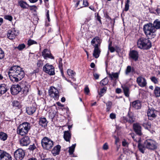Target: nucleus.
I'll return each instance as SVG.
<instances>
[{
    "instance_id": "79ce46f5",
    "label": "nucleus",
    "mask_w": 160,
    "mask_h": 160,
    "mask_svg": "<svg viewBox=\"0 0 160 160\" xmlns=\"http://www.w3.org/2000/svg\"><path fill=\"white\" fill-rule=\"evenodd\" d=\"M130 0H127L126 2H125V6L124 8V11L127 12L129 9Z\"/></svg>"
},
{
    "instance_id": "f8f14e48",
    "label": "nucleus",
    "mask_w": 160,
    "mask_h": 160,
    "mask_svg": "<svg viewBox=\"0 0 160 160\" xmlns=\"http://www.w3.org/2000/svg\"><path fill=\"white\" fill-rule=\"evenodd\" d=\"M136 82L138 85L141 87H145L147 84L146 80L142 76L138 77L137 78Z\"/></svg>"
},
{
    "instance_id": "ddd939ff",
    "label": "nucleus",
    "mask_w": 160,
    "mask_h": 160,
    "mask_svg": "<svg viewBox=\"0 0 160 160\" xmlns=\"http://www.w3.org/2000/svg\"><path fill=\"white\" fill-rule=\"evenodd\" d=\"M102 40L98 37H96L91 41V43L94 48L100 47Z\"/></svg>"
},
{
    "instance_id": "49530a36",
    "label": "nucleus",
    "mask_w": 160,
    "mask_h": 160,
    "mask_svg": "<svg viewBox=\"0 0 160 160\" xmlns=\"http://www.w3.org/2000/svg\"><path fill=\"white\" fill-rule=\"evenodd\" d=\"M25 47V45L24 44H19L17 48L19 50H22Z\"/></svg>"
},
{
    "instance_id": "bb28decb",
    "label": "nucleus",
    "mask_w": 160,
    "mask_h": 160,
    "mask_svg": "<svg viewBox=\"0 0 160 160\" xmlns=\"http://www.w3.org/2000/svg\"><path fill=\"white\" fill-rule=\"evenodd\" d=\"M47 122L45 118H39V124L42 127H45L47 125Z\"/></svg>"
},
{
    "instance_id": "a18cd8bd",
    "label": "nucleus",
    "mask_w": 160,
    "mask_h": 160,
    "mask_svg": "<svg viewBox=\"0 0 160 160\" xmlns=\"http://www.w3.org/2000/svg\"><path fill=\"white\" fill-rule=\"evenodd\" d=\"M108 49L111 52H113L115 51V49L112 46V43H110L108 45Z\"/></svg>"
},
{
    "instance_id": "bf43d9fd",
    "label": "nucleus",
    "mask_w": 160,
    "mask_h": 160,
    "mask_svg": "<svg viewBox=\"0 0 160 160\" xmlns=\"http://www.w3.org/2000/svg\"><path fill=\"white\" fill-rule=\"evenodd\" d=\"M49 10H47L46 16L47 18L48 19V21L49 22L50 21V18H49Z\"/></svg>"
},
{
    "instance_id": "de8ad7c7",
    "label": "nucleus",
    "mask_w": 160,
    "mask_h": 160,
    "mask_svg": "<svg viewBox=\"0 0 160 160\" xmlns=\"http://www.w3.org/2000/svg\"><path fill=\"white\" fill-rule=\"evenodd\" d=\"M4 57V53L2 49L0 48V59H2Z\"/></svg>"
},
{
    "instance_id": "603ef678",
    "label": "nucleus",
    "mask_w": 160,
    "mask_h": 160,
    "mask_svg": "<svg viewBox=\"0 0 160 160\" xmlns=\"http://www.w3.org/2000/svg\"><path fill=\"white\" fill-rule=\"evenodd\" d=\"M36 147L34 144L32 145H30L29 148V149L31 151H33L36 148Z\"/></svg>"
},
{
    "instance_id": "864d4df0",
    "label": "nucleus",
    "mask_w": 160,
    "mask_h": 160,
    "mask_svg": "<svg viewBox=\"0 0 160 160\" xmlns=\"http://www.w3.org/2000/svg\"><path fill=\"white\" fill-rule=\"evenodd\" d=\"M12 104L13 106L18 107L19 106L20 103L17 101H14L12 102Z\"/></svg>"
},
{
    "instance_id": "412c9836",
    "label": "nucleus",
    "mask_w": 160,
    "mask_h": 160,
    "mask_svg": "<svg viewBox=\"0 0 160 160\" xmlns=\"http://www.w3.org/2000/svg\"><path fill=\"white\" fill-rule=\"evenodd\" d=\"M130 105L135 109H140L141 107V102L139 100H136L131 102Z\"/></svg>"
},
{
    "instance_id": "774afa93",
    "label": "nucleus",
    "mask_w": 160,
    "mask_h": 160,
    "mask_svg": "<svg viewBox=\"0 0 160 160\" xmlns=\"http://www.w3.org/2000/svg\"><path fill=\"white\" fill-rule=\"evenodd\" d=\"M156 12L157 13V14L158 15H159L160 14V9L159 8H158L156 10Z\"/></svg>"
},
{
    "instance_id": "1a4fd4ad",
    "label": "nucleus",
    "mask_w": 160,
    "mask_h": 160,
    "mask_svg": "<svg viewBox=\"0 0 160 160\" xmlns=\"http://www.w3.org/2000/svg\"><path fill=\"white\" fill-rule=\"evenodd\" d=\"M14 155L17 160H22L25 156V152L22 149H18L14 152Z\"/></svg>"
},
{
    "instance_id": "7c9ffc66",
    "label": "nucleus",
    "mask_w": 160,
    "mask_h": 160,
    "mask_svg": "<svg viewBox=\"0 0 160 160\" xmlns=\"http://www.w3.org/2000/svg\"><path fill=\"white\" fill-rule=\"evenodd\" d=\"M119 73V72H113L111 73H108V74L109 77L110 78L111 80H112L113 78L117 79L118 78V76Z\"/></svg>"
},
{
    "instance_id": "69168bd1",
    "label": "nucleus",
    "mask_w": 160,
    "mask_h": 160,
    "mask_svg": "<svg viewBox=\"0 0 160 160\" xmlns=\"http://www.w3.org/2000/svg\"><path fill=\"white\" fill-rule=\"evenodd\" d=\"M122 92L121 89L120 88H117L116 90V92L117 93H120Z\"/></svg>"
},
{
    "instance_id": "4be33fe9",
    "label": "nucleus",
    "mask_w": 160,
    "mask_h": 160,
    "mask_svg": "<svg viewBox=\"0 0 160 160\" xmlns=\"http://www.w3.org/2000/svg\"><path fill=\"white\" fill-rule=\"evenodd\" d=\"M11 155L8 153L3 151L0 150V160H6Z\"/></svg>"
},
{
    "instance_id": "c85d7f7f",
    "label": "nucleus",
    "mask_w": 160,
    "mask_h": 160,
    "mask_svg": "<svg viewBox=\"0 0 160 160\" xmlns=\"http://www.w3.org/2000/svg\"><path fill=\"white\" fill-rule=\"evenodd\" d=\"M135 72V69L133 67H132L130 66H128L125 71V74L126 75H128L130 73H133Z\"/></svg>"
},
{
    "instance_id": "0e129e2a",
    "label": "nucleus",
    "mask_w": 160,
    "mask_h": 160,
    "mask_svg": "<svg viewBox=\"0 0 160 160\" xmlns=\"http://www.w3.org/2000/svg\"><path fill=\"white\" fill-rule=\"evenodd\" d=\"M103 148L104 150H107L108 148V146L106 143H105L103 147Z\"/></svg>"
},
{
    "instance_id": "f3484780",
    "label": "nucleus",
    "mask_w": 160,
    "mask_h": 160,
    "mask_svg": "<svg viewBox=\"0 0 160 160\" xmlns=\"http://www.w3.org/2000/svg\"><path fill=\"white\" fill-rule=\"evenodd\" d=\"M30 142V140L28 136H25L21 139L20 141V143L22 146H27Z\"/></svg>"
},
{
    "instance_id": "473e14b6",
    "label": "nucleus",
    "mask_w": 160,
    "mask_h": 160,
    "mask_svg": "<svg viewBox=\"0 0 160 160\" xmlns=\"http://www.w3.org/2000/svg\"><path fill=\"white\" fill-rule=\"evenodd\" d=\"M152 25L156 30L159 29L160 28V21L157 19L154 22Z\"/></svg>"
},
{
    "instance_id": "e2e57ef3",
    "label": "nucleus",
    "mask_w": 160,
    "mask_h": 160,
    "mask_svg": "<svg viewBox=\"0 0 160 160\" xmlns=\"http://www.w3.org/2000/svg\"><path fill=\"white\" fill-rule=\"evenodd\" d=\"M105 79H104L103 80H102L101 82V83L103 85H106L108 83V82L107 81L106 82H105Z\"/></svg>"
},
{
    "instance_id": "20e7f679",
    "label": "nucleus",
    "mask_w": 160,
    "mask_h": 160,
    "mask_svg": "<svg viewBox=\"0 0 160 160\" xmlns=\"http://www.w3.org/2000/svg\"><path fill=\"white\" fill-rule=\"evenodd\" d=\"M31 128L30 124L24 122L20 124L18 128L17 133L21 136H24L28 133Z\"/></svg>"
},
{
    "instance_id": "6e6d98bb",
    "label": "nucleus",
    "mask_w": 160,
    "mask_h": 160,
    "mask_svg": "<svg viewBox=\"0 0 160 160\" xmlns=\"http://www.w3.org/2000/svg\"><path fill=\"white\" fill-rule=\"evenodd\" d=\"M84 92L86 94H88L89 92V90L88 86L84 88Z\"/></svg>"
},
{
    "instance_id": "6ab92c4d",
    "label": "nucleus",
    "mask_w": 160,
    "mask_h": 160,
    "mask_svg": "<svg viewBox=\"0 0 160 160\" xmlns=\"http://www.w3.org/2000/svg\"><path fill=\"white\" fill-rule=\"evenodd\" d=\"M133 128L134 131L139 136L142 135L141 132V127L139 124L138 123H134L133 124Z\"/></svg>"
},
{
    "instance_id": "58836bf2",
    "label": "nucleus",
    "mask_w": 160,
    "mask_h": 160,
    "mask_svg": "<svg viewBox=\"0 0 160 160\" xmlns=\"http://www.w3.org/2000/svg\"><path fill=\"white\" fill-rule=\"evenodd\" d=\"M67 72L68 75L72 78H73L75 74V72L70 69H68L67 70Z\"/></svg>"
},
{
    "instance_id": "a19ab883",
    "label": "nucleus",
    "mask_w": 160,
    "mask_h": 160,
    "mask_svg": "<svg viewBox=\"0 0 160 160\" xmlns=\"http://www.w3.org/2000/svg\"><path fill=\"white\" fill-rule=\"evenodd\" d=\"M107 88L106 87H104L102 88L101 89L100 91L98 92V94L100 95V97L102 96L103 94L106 92Z\"/></svg>"
},
{
    "instance_id": "5fc2aeb1",
    "label": "nucleus",
    "mask_w": 160,
    "mask_h": 160,
    "mask_svg": "<svg viewBox=\"0 0 160 160\" xmlns=\"http://www.w3.org/2000/svg\"><path fill=\"white\" fill-rule=\"evenodd\" d=\"M82 0H73V2L76 3L75 7H77L79 4V2L82 1Z\"/></svg>"
},
{
    "instance_id": "f257e3e1",
    "label": "nucleus",
    "mask_w": 160,
    "mask_h": 160,
    "mask_svg": "<svg viewBox=\"0 0 160 160\" xmlns=\"http://www.w3.org/2000/svg\"><path fill=\"white\" fill-rule=\"evenodd\" d=\"M8 74L10 80L13 82H18L24 76V72L22 69L16 66H13L10 69Z\"/></svg>"
},
{
    "instance_id": "4d7b16f0",
    "label": "nucleus",
    "mask_w": 160,
    "mask_h": 160,
    "mask_svg": "<svg viewBox=\"0 0 160 160\" xmlns=\"http://www.w3.org/2000/svg\"><path fill=\"white\" fill-rule=\"evenodd\" d=\"M110 117L112 119H114L116 118V114L114 113H111L110 115Z\"/></svg>"
},
{
    "instance_id": "cd10ccee",
    "label": "nucleus",
    "mask_w": 160,
    "mask_h": 160,
    "mask_svg": "<svg viewBox=\"0 0 160 160\" xmlns=\"http://www.w3.org/2000/svg\"><path fill=\"white\" fill-rule=\"evenodd\" d=\"M60 149L61 146L59 145H57L54 148L52 152L54 155H56L59 153Z\"/></svg>"
},
{
    "instance_id": "4c0bfd02",
    "label": "nucleus",
    "mask_w": 160,
    "mask_h": 160,
    "mask_svg": "<svg viewBox=\"0 0 160 160\" xmlns=\"http://www.w3.org/2000/svg\"><path fill=\"white\" fill-rule=\"evenodd\" d=\"M112 102L111 101H108L106 103L107 108L106 109L107 112H109L111 109L112 106Z\"/></svg>"
},
{
    "instance_id": "aec40b11",
    "label": "nucleus",
    "mask_w": 160,
    "mask_h": 160,
    "mask_svg": "<svg viewBox=\"0 0 160 160\" xmlns=\"http://www.w3.org/2000/svg\"><path fill=\"white\" fill-rule=\"evenodd\" d=\"M130 57L135 61L138 60L139 55L138 52L136 51L132 50L129 53Z\"/></svg>"
},
{
    "instance_id": "338daca9",
    "label": "nucleus",
    "mask_w": 160,
    "mask_h": 160,
    "mask_svg": "<svg viewBox=\"0 0 160 160\" xmlns=\"http://www.w3.org/2000/svg\"><path fill=\"white\" fill-rule=\"evenodd\" d=\"M122 145L123 146H126L128 145V143L126 141H123L122 142Z\"/></svg>"
},
{
    "instance_id": "c9c22d12",
    "label": "nucleus",
    "mask_w": 160,
    "mask_h": 160,
    "mask_svg": "<svg viewBox=\"0 0 160 160\" xmlns=\"http://www.w3.org/2000/svg\"><path fill=\"white\" fill-rule=\"evenodd\" d=\"M8 138L7 134L3 132H0V139L3 141L6 140Z\"/></svg>"
},
{
    "instance_id": "4468645a",
    "label": "nucleus",
    "mask_w": 160,
    "mask_h": 160,
    "mask_svg": "<svg viewBox=\"0 0 160 160\" xmlns=\"http://www.w3.org/2000/svg\"><path fill=\"white\" fill-rule=\"evenodd\" d=\"M11 92L12 94L16 95L18 94L21 90V85H15L12 86L10 88Z\"/></svg>"
},
{
    "instance_id": "f03ea898",
    "label": "nucleus",
    "mask_w": 160,
    "mask_h": 160,
    "mask_svg": "<svg viewBox=\"0 0 160 160\" xmlns=\"http://www.w3.org/2000/svg\"><path fill=\"white\" fill-rule=\"evenodd\" d=\"M153 26L152 23H149L144 25L143 27L145 34L150 39L154 38L156 36V30Z\"/></svg>"
},
{
    "instance_id": "a211bd4d",
    "label": "nucleus",
    "mask_w": 160,
    "mask_h": 160,
    "mask_svg": "<svg viewBox=\"0 0 160 160\" xmlns=\"http://www.w3.org/2000/svg\"><path fill=\"white\" fill-rule=\"evenodd\" d=\"M36 105L35 104L26 108V112L29 115H32L34 113L36 110Z\"/></svg>"
},
{
    "instance_id": "393cba45",
    "label": "nucleus",
    "mask_w": 160,
    "mask_h": 160,
    "mask_svg": "<svg viewBox=\"0 0 160 160\" xmlns=\"http://www.w3.org/2000/svg\"><path fill=\"white\" fill-rule=\"evenodd\" d=\"M101 53L100 47L94 48L93 52V56L96 58H98Z\"/></svg>"
},
{
    "instance_id": "0eeeda50",
    "label": "nucleus",
    "mask_w": 160,
    "mask_h": 160,
    "mask_svg": "<svg viewBox=\"0 0 160 160\" xmlns=\"http://www.w3.org/2000/svg\"><path fill=\"white\" fill-rule=\"evenodd\" d=\"M50 96L55 100H58L59 97V92L58 90L54 87H51L48 91Z\"/></svg>"
},
{
    "instance_id": "2eb2a0df",
    "label": "nucleus",
    "mask_w": 160,
    "mask_h": 160,
    "mask_svg": "<svg viewBox=\"0 0 160 160\" xmlns=\"http://www.w3.org/2000/svg\"><path fill=\"white\" fill-rule=\"evenodd\" d=\"M42 55L45 59L48 58L54 59V57L51 53L50 51L47 49H44L42 52Z\"/></svg>"
},
{
    "instance_id": "6e6552de",
    "label": "nucleus",
    "mask_w": 160,
    "mask_h": 160,
    "mask_svg": "<svg viewBox=\"0 0 160 160\" xmlns=\"http://www.w3.org/2000/svg\"><path fill=\"white\" fill-rule=\"evenodd\" d=\"M43 71L50 75H53L55 74L54 68L52 65L49 63L46 64L43 67Z\"/></svg>"
},
{
    "instance_id": "3c124183",
    "label": "nucleus",
    "mask_w": 160,
    "mask_h": 160,
    "mask_svg": "<svg viewBox=\"0 0 160 160\" xmlns=\"http://www.w3.org/2000/svg\"><path fill=\"white\" fill-rule=\"evenodd\" d=\"M4 18L9 21H11L12 20V18L11 15H5L4 16Z\"/></svg>"
},
{
    "instance_id": "680f3d73",
    "label": "nucleus",
    "mask_w": 160,
    "mask_h": 160,
    "mask_svg": "<svg viewBox=\"0 0 160 160\" xmlns=\"http://www.w3.org/2000/svg\"><path fill=\"white\" fill-rule=\"evenodd\" d=\"M104 17L108 19L109 20H112L111 18L109 16L107 13H105L104 14Z\"/></svg>"
},
{
    "instance_id": "b1692460",
    "label": "nucleus",
    "mask_w": 160,
    "mask_h": 160,
    "mask_svg": "<svg viewBox=\"0 0 160 160\" xmlns=\"http://www.w3.org/2000/svg\"><path fill=\"white\" fill-rule=\"evenodd\" d=\"M18 4L21 8H27V6H29L31 7L30 9L32 10L33 9V8H36L35 6H29L27 3L23 1H20L18 2Z\"/></svg>"
},
{
    "instance_id": "13d9d810",
    "label": "nucleus",
    "mask_w": 160,
    "mask_h": 160,
    "mask_svg": "<svg viewBox=\"0 0 160 160\" xmlns=\"http://www.w3.org/2000/svg\"><path fill=\"white\" fill-rule=\"evenodd\" d=\"M62 59L61 58H60L59 59V66L60 68H62Z\"/></svg>"
},
{
    "instance_id": "39448f33",
    "label": "nucleus",
    "mask_w": 160,
    "mask_h": 160,
    "mask_svg": "<svg viewBox=\"0 0 160 160\" xmlns=\"http://www.w3.org/2000/svg\"><path fill=\"white\" fill-rule=\"evenodd\" d=\"M41 144L44 149L50 150L53 146V142L50 138L45 137L42 139Z\"/></svg>"
},
{
    "instance_id": "09e8293b",
    "label": "nucleus",
    "mask_w": 160,
    "mask_h": 160,
    "mask_svg": "<svg viewBox=\"0 0 160 160\" xmlns=\"http://www.w3.org/2000/svg\"><path fill=\"white\" fill-rule=\"evenodd\" d=\"M88 5V3L87 1L83 0V6L80 5V8H82L83 7H86Z\"/></svg>"
},
{
    "instance_id": "e433bc0d",
    "label": "nucleus",
    "mask_w": 160,
    "mask_h": 160,
    "mask_svg": "<svg viewBox=\"0 0 160 160\" xmlns=\"http://www.w3.org/2000/svg\"><path fill=\"white\" fill-rule=\"evenodd\" d=\"M142 125L146 129H149L151 127V124L150 122H149L148 121H146L144 122H143Z\"/></svg>"
},
{
    "instance_id": "f704fd0d",
    "label": "nucleus",
    "mask_w": 160,
    "mask_h": 160,
    "mask_svg": "<svg viewBox=\"0 0 160 160\" xmlns=\"http://www.w3.org/2000/svg\"><path fill=\"white\" fill-rule=\"evenodd\" d=\"M138 147L140 151L142 153H144L145 152V151L146 148L144 145V146L141 144L140 142H139L138 143Z\"/></svg>"
},
{
    "instance_id": "a878e982",
    "label": "nucleus",
    "mask_w": 160,
    "mask_h": 160,
    "mask_svg": "<svg viewBox=\"0 0 160 160\" xmlns=\"http://www.w3.org/2000/svg\"><path fill=\"white\" fill-rule=\"evenodd\" d=\"M121 87L123 89L125 96L127 97H129V96L130 91L128 87L125 85H122Z\"/></svg>"
},
{
    "instance_id": "423d86ee",
    "label": "nucleus",
    "mask_w": 160,
    "mask_h": 160,
    "mask_svg": "<svg viewBox=\"0 0 160 160\" xmlns=\"http://www.w3.org/2000/svg\"><path fill=\"white\" fill-rule=\"evenodd\" d=\"M144 145L146 148L150 150H154L157 148V144L156 142L151 139L146 140L144 142Z\"/></svg>"
},
{
    "instance_id": "052dcab7",
    "label": "nucleus",
    "mask_w": 160,
    "mask_h": 160,
    "mask_svg": "<svg viewBox=\"0 0 160 160\" xmlns=\"http://www.w3.org/2000/svg\"><path fill=\"white\" fill-rule=\"evenodd\" d=\"M93 75L96 79H98L99 77V75L97 73H93Z\"/></svg>"
},
{
    "instance_id": "9b49d317",
    "label": "nucleus",
    "mask_w": 160,
    "mask_h": 160,
    "mask_svg": "<svg viewBox=\"0 0 160 160\" xmlns=\"http://www.w3.org/2000/svg\"><path fill=\"white\" fill-rule=\"evenodd\" d=\"M157 114V111L153 108H149L148 111L147 115L148 118L150 120H152L156 118Z\"/></svg>"
},
{
    "instance_id": "c03bdc74",
    "label": "nucleus",
    "mask_w": 160,
    "mask_h": 160,
    "mask_svg": "<svg viewBox=\"0 0 160 160\" xmlns=\"http://www.w3.org/2000/svg\"><path fill=\"white\" fill-rule=\"evenodd\" d=\"M151 80L152 82H154L155 84L158 83V78H156L155 77H152L151 78Z\"/></svg>"
},
{
    "instance_id": "72a5a7b5",
    "label": "nucleus",
    "mask_w": 160,
    "mask_h": 160,
    "mask_svg": "<svg viewBox=\"0 0 160 160\" xmlns=\"http://www.w3.org/2000/svg\"><path fill=\"white\" fill-rule=\"evenodd\" d=\"M154 93L156 97H160V88L158 87H155Z\"/></svg>"
},
{
    "instance_id": "8fccbe9b",
    "label": "nucleus",
    "mask_w": 160,
    "mask_h": 160,
    "mask_svg": "<svg viewBox=\"0 0 160 160\" xmlns=\"http://www.w3.org/2000/svg\"><path fill=\"white\" fill-rule=\"evenodd\" d=\"M43 64V61L41 60H39L38 61L37 63V65L38 67H41Z\"/></svg>"
},
{
    "instance_id": "37998d69",
    "label": "nucleus",
    "mask_w": 160,
    "mask_h": 160,
    "mask_svg": "<svg viewBox=\"0 0 160 160\" xmlns=\"http://www.w3.org/2000/svg\"><path fill=\"white\" fill-rule=\"evenodd\" d=\"M28 44L30 46L33 44H37V42L33 40L30 39L28 41Z\"/></svg>"
},
{
    "instance_id": "7ed1b4c3",
    "label": "nucleus",
    "mask_w": 160,
    "mask_h": 160,
    "mask_svg": "<svg viewBox=\"0 0 160 160\" xmlns=\"http://www.w3.org/2000/svg\"><path fill=\"white\" fill-rule=\"evenodd\" d=\"M144 38H139L137 42V47L141 49H148L152 46L151 42L149 39Z\"/></svg>"
},
{
    "instance_id": "9d476101",
    "label": "nucleus",
    "mask_w": 160,
    "mask_h": 160,
    "mask_svg": "<svg viewBox=\"0 0 160 160\" xmlns=\"http://www.w3.org/2000/svg\"><path fill=\"white\" fill-rule=\"evenodd\" d=\"M21 89H23V92L25 94H27L30 88V85L26 81H22L20 83Z\"/></svg>"
},
{
    "instance_id": "dca6fc26",
    "label": "nucleus",
    "mask_w": 160,
    "mask_h": 160,
    "mask_svg": "<svg viewBox=\"0 0 160 160\" xmlns=\"http://www.w3.org/2000/svg\"><path fill=\"white\" fill-rule=\"evenodd\" d=\"M17 32L14 29L11 28L8 30L7 36L9 39H13L17 35Z\"/></svg>"
},
{
    "instance_id": "c756f323",
    "label": "nucleus",
    "mask_w": 160,
    "mask_h": 160,
    "mask_svg": "<svg viewBox=\"0 0 160 160\" xmlns=\"http://www.w3.org/2000/svg\"><path fill=\"white\" fill-rule=\"evenodd\" d=\"M63 137L64 139L66 141L69 142L71 138V134L68 131H65Z\"/></svg>"
},
{
    "instance_id": "ea45409f",
    "label": "nucleus",
    "mask_w": 160,
    "mask_h": 160,
    "mask_svg": "<svg viewBox=\"0 0 160 160\" xmlns=\"http://www.w3.org/2000/svg\"><path fill=\"white\" fill-rule=\"evenodd\" d=\"M76 146V144H73L71 147H69V152L70 154H73L75 148Z\"/></svg>"
},
{
    "instance_id": "5701e85b",
    "label": "nucleus",
    "mask_w": 160,
    "mask_h": 160,
    "mask_svg": "<svg viewBox=\"0 0 160 160\" xmlns=\"http://www.w3.org/2000/svg\"><path fill=\"white\" fill-rule=\"evenodd\" d=\"M123 119L124 122H128L130 123H133L135 120V118L131 114H128V118L123 117Z\"/></svg>"
},
{
    "instance_id": "2f4dec72",
    "label": "nucleus",
    "mask_w": 160,
    "mask_h": 160,
    "mask_svg": "<svg viewBox=\"0 0 160 160\" xmlns=\"http://www.w3.org/2000/svg\"><path fill=\"white\" fill-rule=\"evenodd\" d=\"M6 85L5 84H2L0 85V93L3 94L5 93L7 90Z\"/></svg>"
}]
</instances>
